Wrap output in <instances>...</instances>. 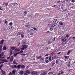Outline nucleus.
<instances>
[{
    "instance_id": "nucleus-1",
    "label": "nucleus",
    "mask_w": 75,
    "mask_h": 75,
    "mask_svg": "<svg viewBox=\"0 0 75 75\" xmlns=\"http://www.w3.org/2000/svg\"><path fill=\"white\" fill-rule=\"evenodd\" d=\"M27 45H23L22 46V48H21V50H24V49L26 50V48H27Z\"/></svg>"
},
{
    "instance_id": "nucleus-2",
    "label": "nucleus",
    "mask_w": 75,
    "mask_h": 75,
    "mask_svg": "<svg viewBox=\"0 0 75 75\" xmlns=\"http://www.w3.org/2000/svg\"><path fill=\"white\" fill-rule=\"evenodd\" d=\"M23 74L24 75H28L29 74H30L31 72H30V71L28 70L26 71H24Z\"/></svg>"
},
{
    "instance_id": "nucleus-3",
    "label": "nucleus",
    "mask_w": 75,
    "mask_h": 75,
    "mask_svg": "<svg viewBox=\"0 0 75 75\" xmlns=\"http://www.w3.org/2000/svg\"><path fill=\"white\" fill-rule=\"evenodd\" d=\"M15 49H16V47H11V50H10V54L11 56L12 54L13 53V50L14 51L15 50Z\"/></svg>"
},
{
    "instance_id": "nucleus-4",
    "label": "nucleus",
    "mask_w": 75,
    "mask_h": 75,
    "mask_svg": "<svg viewBox=\"0 0 75 75\" xmlns=\"http://www.w3.org/2000/svg\"><path fill=\"white\" fill-rule=\"evenodd\" d=\"M31 74L32 75H38V73L35 71H33L31 73Z\"/></svg>"
},
{
    "instance_id": "nucleus-5",
    "label": "nucleus",
    "mask_w": 75,
    "mask_h": 75,
    "mask_svg": "<svg viewBox=\"0 0 75 75\" xmlns=\"http://www.w3.org/2000/svg\"><path fill=\"white\" fill-rule=\"evenodd\" d=\"M20 68L22 69H24L25 68V67L24 65H20Z\"/></svg>"
},
{
    "instance_id": "nucleus-6",
    "label": "nucleus",
    "mask_w": 75,
    "mask_h": 75,
    "mask_svg": "<svg viewBox=\"0 0 75 75\" xmlns=\"http://www.w3.org/2000/svg\"><path fill=\"white\" fill-rule=\"evenodd\" d=\"M47 74V71H46L45 72H43L42 73L40 74V75H45Z\"/></svg>"
},
{
    "instance_id": "nucleus-7",
    "label": "nucleus",
    "mask_w": 75,
    "mask_h": 75,
    "mask_svg": "<svg viewBox=\"0 0 75 75\" xmlns=\"http://www.w3.org/2000/svg\"><path fill=\"white\" fill-rule=\"evenodd\" d=\"M2 55L1 54H0V58L1 59H4V57H1V56H3V53H2Z\"/></svg>"
},
{
    "instance_id": "nucleus-8",
    "label": "nucleus",
    "mask_w": 75,
    "mask_h": 75,
    "mask_svg": "<svg viewBox=\"0 0 75 75\" xmlns=\"http://www.w3.org/2000/svg\"><path fill=\"white\" fill-rule=\"evenodd\" d=\"M49 61L50 62L52 61V59H51V56H50L49 57Z\"/></svg>"
},
{
    "instance_id": "nucleus-9",
    "label": "nucleus",
    "mask_w": 75,
    "mask_h": 75,
    "mask_svg": "<svg viewBox=\"0 0 75 75\" xmlns=\"http://www.w3.org/2000/svg\"><path fill=\"white\" fill-rule=\"evenodd\" d=\"M20 73L21 75H23V74H24V71L23 70H21V71H20Z\"/></svg>"
},
{
    "instance_id": "nucleus-10",
    "label": "nucleus",
    "mask_w": 75,
    "mask_h": 75,
    "mask_svg": "<svg viewBox=\"0 0 75 75\" xmlns=\"http://www.w3.org/2000/svg\"><path fill=\"white\" fill-rule=\"evenodd\" d=\"M1 71L3 74H4V75H6V72L4 70H1Z\"/></svg>"
},
{
    "instance_id": "nucleus-11",
    "label": "nucleus",
    "mask_w": 75,
    "mask_h": 75,
    "mask_svg": "<svg viewBox=\"0 0 75 75\" xmlns=\"http://www.w3.org/2000/svg\"><path fill=\"white\" fill-rule=\"evenodd\" d=\"M59 25H61V26H62V25H64V24H63L61 22V21L59 23Z\"/></svg>"
},
{
    "instance_id": "nucleus-12",
    "label": "nucleus",
    "mask_w": 75,
    "mask_h": 75,
    "mask_svg": "<svg viewBox=\"0 0 75 75\" xmlns=\"http://www.w3.org/2000/svg\"><path fill=\"white\" fill-rule=\"evenodd\" d=\"M15 51L16 52L20 51V49H19V48L16 49Z\"/></svg>"
},
{
    "instance_id": "nucleus-13",
    "label": "nucleus",
    "mask_w": 75,
    "mask_h": 75,
    "mask_svg": "<svg viewBox=\"0 0 75 75\" xmlns=\"http://www.w3.org/2000/svg\"><path fill=\"white\" fill-rule=\"evenodd\" d=\"M16 60H14L13 61V64H15L16 65H17V64H18L16 63Z\"/></svg>"
},
{
    "instance_id": "nucleus-14",
    "label": "nucleus",
    "mask_w": 75,
    "mask_h": 75,
    "mask_svg": "<svg viewBox=\"0 0 75 75\" xmlns=\"http://www.w3.org/2000/svg\"><path fill=\"white\" fill-rule=\"evenodd\" d=\"M7 50V47L6 46H4L3 47V50H4V51H6Z\"/></svg>"
},
{
    "instance_id": "nucleus-15",
    "label": "nucleus",
    "mask_w": 75,
    "mask_h": 75,
    "mask_svg": "<svg viewBox=\"0 0 75 75\" xmlns=\"http://www.w3.org/2000/svg\"><path fill=\"white\" fill-rule=\"evenodd\" d=\"M13 58L12 57L10 59V61L11 62H12L13 61Z\"/></svg>"
},
{
    "instance_id": "nucleus-16",
    "label": "nucleus",
    "mask_w": 75,
    "mask_h": 75,
    "mask_svg": "<svg viewBox=\"0 0 75 75\" xmlns=\"http://www.w3.org/2000/svg\"><path fill=\"white\" fill-rule=\"evenodd\" d=\"M54 74V71L52 72H50L48 73V75H51V74Z\"/></svg>"
},
{
    "instance_id": "nucleus-17",
    "label": "nucleus",
    "mask_w": 75,
    "mask_h": 75,
    "mask_svg": "<svg viewBox=\"0 0 75 75\" xmlns=\"http://www.w3.org/2000/svg\"><path fill=\"white\" fill-rule=\"evenodd\" d=\"M13 74H14V75H16V71L14 70H13L12 71Z\"/></svg>"
},
{
    "instance_id": "nucleus-18",
    "label": "nucleus",
    "mask_w": 75,
    "mask_h": 75,
    "mask_svg": "<svg viewBox=\"0 0 75 75\" xmlns=\"http://www.w3.org/2000/svg\"><path fill=\"white\" fill-rule=\"evenodd\" d=\"M57 21V19H54V21H53V23H56V21Z\"/></svg>"
},
{
    "instance_id": "nucleus-19",
    "label": "nucleus",
    "mask_w": 75,
    "mask_h": 75,
    "mask_svg": "<svg viewBox=\"0 0 75 75\" xmlns=\"http://www.w3.org/2000/svg\"><path fill=\"white\" fill-rule=\"evenodd\" d=\"M4 65V64H1V65L0 66V70H1V68L2 67H3V66Z\"/></svg>"
},
{
    "instance_id": "nucleus-20",
    "label": "nucleus",
    "mask_w": 75,
    "mask_h": 75,
    "mask_svg": "<svg viewBox=\"0 0 75 75\" xmlns=\"http://www.w3.org/2000/svg\"><path fill=\"white\" fill-rule=\"evenodd\" d=\"M8 23L7 22V21L5 20L4 23L5 24L7 25Z\"/></svg>"
},
{
    "instance_id": "nucleus-21",
    "label": "nucleus",
    "mask_w": 75,
    "mask_h": 75,
    "mask_svg": "<svg viewBox=\"0 0 75 75\" xmlns=\"http://www.w3.org/2000/svg\"><path fill=\"white\" fill-rule=\"evenodd\" d=\"M4 39H3L1 41V44H3V42H4Z\"/></svg>"
},
{
    "instance_id": "nucleus-22",
    "label": "nucleus",
    "mask_w": 75,
    "mask_h": 75,
    "mask_svg": "<svg viewBox=\"0 0 75 75\" xmlns=\"http://www.w3.org/2000/svg\"><path fill=\"white\" fill-rule=\"evenodd\" d=\"M9 28L10 29H11L13 28V27H12V26L10 25L9 26Z\"/></svg>"
},
{
    "instance_id": "nucleus-23",
    "label": "nucleus",
    "mask_w": 75,
    "mask_h": 75,
    "mask_svg": "<svg viewBox=\"0 0 75 75\" xmlns=\"http://www.w3.org/2000/svg\"><path fill=\"white\" fill-rule=\"evenodd\" d=\"M20 65H18L17 66V68L18 69H20Z\"/></svg>"
},
{
    "instance_id": "nucleus-24",
    "label": "nucleus",
    "mask_w": 75,
    "mask_h": 75,
    "mask_svg": "<svg viewBox=\"0 0 75 75\" xmlns=\"http://www.w3.org/2000/svg\"><path fill=\"white\" fill-rule=\"evenodd\" d=\"M56 64H58V59H57L56 61Z\"/></svg>"
},
{
    "instance_id": "nucleus-25",
    "label": "nucleus",
    "mask_w": 75,
    "mask_h": 75,
    "mask_svg": "<svg viewBox=\"0 0 75 75\" xmlns=\"http://www.w3.org/2000/svg\"><path fill=\"white\" fill-rule=\"evenodd\" d=\"M71 52V50H69L68 51L67 54H70V52Z\"/></svg>"
},
{
    "instance_id": "nucleus-26",
    "label": "nucleus",
    "mask_w": 75,
    "mask_h": 75,
    "mask_svg": "<svg viewBox=\"0 0 75 75\" xmlns=\"http://www.w3.org/2000/svg\"><path fill=\"white\" fill-rule=\"evenodd\" d=\"M21 33H17V35H21Z\"/></svg>"
},
{
    "instance_id": "nucleus-27",
    "label": "nucleus",
    "mask_w": 75,
    "mask_h": 75,
    "mask_svg": "<svg viewBox=\"0 0 75 75\" xmlns=\"http://www.w3.org/2000/svg\"><path fill=\"white\" fill-rule=\"evenodd\" d=\"M4 62H8L6 59H4Z\"/></svg>"
},
{
    "instance_id": "nucleus-28",
    "label": "nucleus",
    "mask_w": 75,
    "mask_h": 75,
    "mask_svg": "<svg viewBox=\"0 0 75 75\" xmlns=\"http://www.w3.org/2000/svg\"><path fill=\"white\" fill-rule=\"evenodd\" d=\"M45 62H46V63H48V62H49V61L47 60H45Z\"/></svg>"
},
{
    "instance_id": "nucleus-29",
    "label": "nucleus",
    "mask_w": 75,
    "mask_h": 75,
    "mask_svg": "<svg viewBox=\"0 0 75 75\" xmlns=\"http://www.w3.org/2000/svg\"><path fill=\"white\" fill-rule=\"evenodd\" d=\"M62 41L63 42H65V41H66V40H64V39H62Z\"/></svg>"
},
{
    "instance_id": "nucleus-30",
    "label": "nucleus",
    "mask_w": 75,
    "mask_h": 75,
    "mask_svg": "<svg viewBox=\"0 0 75 75\" xmlns=\"http://www.w3.org/2000/svg\"><path fill=\"white\" fill-rule=\"evenodd\" d=\"M41 58V56H40L38 57H37V59H40Z\"/></svg>"
},
{
    "instance_id": "nucleus-31",
    "label": "nucleus",
    "mask_w": 75,
    "mask_h": 75,
    "mask_svg": "<svg viewBox=\"0 0 75 75\" xmlns=\"http://www.w3.org/2000/svg\"><path fill=\"white\" fill-rule=\"evenodd\" d=\"M5 6H8V4L7 3H5Z\"/></svg>"
},
{
    "instance_id": "nucleus-32",
    "label": "nucleus",
    "mask_w": 75,
    "mask_h": 75,
    "mask_svg": "<svg viewBox=\"0 0 75 75\" xmlns=\"http://www.w3.org/2000/svg\"><path fill=\"white\" fill-rule=\"evenodd\" d=\"M49 42H51V43L52 42V40H49Z\"/></svg>"
},
{
    "instance_id": "nucleus-33",
    "label": "nucleus",
    "mask_w": 75,
    "mask_h": 75,
    "mask_svg": "<svg viewBox=\"0 0 75 75\" xmlns=\"http://www.w3.org/2000/svg\"><path fill=\"white\" fill-rule=\"evenodd\" d=\"M64 57H65V58L66 59H68V56H65Z\"/></svg>"
},
{
    "instance_id": "nucleus-34",
    "label": "nucleus",
    "mask_w": 75,
    "mask_h": 75,
    "mask_svg": "<svg viewBox=\"0 0 75 75\" xmlns=\"http://www.w3.org/2000/svg\"><path fill=\"white\" fill-rule=\"evenodd\" d=\"M50 31H52V30H53V29L52 28H51L50 29Z\"/></svg>"
},
{
    "instance_id": "nucleus-35",
    "label": "nucleus",
    "mask_w": 75,
    "mask_h": 75,
    "mask_svg": "<svg viewBox=\"0 0 75 75\" xmlns=\"http://www.w3.org/2000/svg\"><path fill=\"white\" fill-rule=\"evenodd\" d=\"M20 53H21V54H22V53H23V50H21V51H20Z\"/></svg>"
},
{
    "instance_id": "nucleus-36",
    "label": "nucleus",
    "mask_w": 75,
    "mask_h": 75,
    "mask_svg": "<svg viewBox=\"0 0 75 75\" xmlns=\"http://www.w3.org/2000/svg\"><path fill=\"white\" fill-rule=\"evenodd\" d=\"M24 13L25 14H26L27 13V11H26L24 12Z\"/></svg>"
},
{
    "instance_id": "nucleus-37",
    "label": "nucleus",
    "mask_w": 75,
    "mask_h": 75,
    "mask_svg": "<svg viewBox=\"0 0 75 75\" xmlns=\"http://www.w3.org/2000/svg\"><path fill=\"white\" fill-rule=\"evenodd\" d=\"M61 74H64V71H61Z\"/></svg>"
},
{
    "instance_id": "nucleus-38",
    "label": "nucleus",
    "mask_w": 75,
    "mask_h": 75,
    "mask_svg": "<svg viewBox=\"0 0 75 75\" xmlns=\"http://www.w3.org/2000/svg\"><path fill=\"white\" fill-rule=\"evenodd\" d=\"M51 54H52V55H54V52H52V53L50 54V55H51Z\"/></svg>"
},
{
    "instance_id": "nucleus-39",
    "label": "nucleus",
    "mask_w": 75,
    "mask_h": 75,
    "mask_svg": "<svg viewBox=\"0 0 75 75\" xmlns=\"http://www.w3.org/2000/svg\"><path fill=\"white\" fill-rule=\"evenodd\" d=\"M2 48H3V47L2 46V45H0V49H2Z\"/></svg>"
},
{
    "instance_id": "nucleus-40",
    "label": "nucleus",
    "mask_w": 75,
    "mask_h": 75,
    "mask_svg": "<svg viewBox=\"0 0 75 75\" xmlns=\"http://www.w3.org/2000/svg\"><path fill=\"white\" fill-rule=\"evenodd\" d=\"M21 37L22 38H24V36H23L22 34H21Z\"/></svg>"
},
{
    "instance_id": "nucleus-41",
    "label": "nucleus",
    "mask_w": 75,
    "mask_h": 75,
    "mask_svg": "<svg viewBox=\"0 0 75 75\" xmlns=\"http://www.w3.org/2000/svg\"><path fill=\"white\" fill-rule=\"evenodd\" d=\"M10 58V57H9L7 58V59H9Z\"/></svg>"
},
{
    "instance_id": "nucleus-42",
    "label": "nucleus",
    "mask_w": 75,
    "mask_h": 75,
    "mask_svg": "<svg viewBox=\"0 0 75 75\" xmlns=\"http://www.w3.org/2000/svg\"><path fill=\"white\" fill-rule=\"evenodd\" d=\"M65 11H66V12H67V10L65 9L64 10H63V12H65Z\"/></svg>"
},
{
    "instance_id": "nucleus-43",
    "label": "nucleus",
    "mask_w": 75,
    "mask_h": 75,
    "mask_svg": "<svg viewBox=\"0 0 75 75\" xmlns=\"http://www.w3.org/2000/svg\"><path fill=\"white\" fill-rule=\"evenodd\" d=\"M14 67L15 68H17V66H16V65H14Z\"/></svg>"
},
{
    "instance_id": "nucleus-44",
    "label": "nucleus",
    "mask_w": 75,
    "mask_h": 75,
    "mask_svg": "<svg viewBox=\"0 0 75 75\" xmlns=\"http://www.w3.org/2000/svg\"><path fill=\"white\" fill-rule=\"evenodd\" d=\"M13 24V23L12 22H11L9 23V25H12Z\"/></svg>"
},
{
    "instance_id": "nucleus-45",
    "label": "nucleus",
    "mask_w": 75,
    "mask_h": 75,
    "mask_svg": "<svg viewBox=\"0 0 75 75\" xmlns=\"http://www.w3.org/2000/svg\"><path fill=\"white\" fill-rule=\"evenodd\" d=\"M30 34L31 35H33V33H30Z\"/></svg>"
},
{
    "instance_id": "nucleus-46",
    "label": "nucleus",
    "mask_w": 75,
    "mask_h": 75,
    "mask_svg": "<svg viewBox=\"0 0 75 75\" xmlns=\"http://www.w3.org/2000/svg\"><path fill=\"white\" fill-rule=\"evenodd\" d=\"M61 52H59V53H57V54L58 55H59V54H61Z\"/></svg>"
},
{
    "instance_id": "nucleus-47",
    "label": "nucleus",
    "mask_w": 75,
    "mask_h": 75,
    "mask_svg": "<svg viewBox=\"0 0 75 75\" xmlns=\"http://www.w3.org/2000/svg\"><path fill=\"white\" fill-rule=\"evenodd\" d=\"M66 37H67V38H68V37H69V35H67Z\"/></svg>"
},
{
    "instance_id": "nucleus-48",
    "label": "nucleus",
    "mask_w": 75,
    "mask_h": 75,
    "mask_svg": "<svg viewBox=\"0 0 75 75\" xmlns=\"http://www.w3.org/2000/svg\"><path fill=\"white\" fill-rule=\"evenodd\" d=\"M21 55H22V56H25V54H21Z\"/></svg>"
},
{
    "instance_id": "nucleus-49",
    "label": "nucleus",
    "mask_w": 75,
    "mask_h": 75,
    "mask_svg": "<svg viewBox=\"0 0 75 75\" xmlns=\"http://www.w3.org/2000/svg\"><path fill=\"white\" fill-rule=\"evenodd\" d=\"M55 40V37H54L53 38V41H54Z\"/></svg>"
},
{
    "instance_id": "nucleus-50",
    "label": "nucleus",
    "mask_w": 75,
    "mask_h": 75,
    "mask_svg": "<svg viewBox=\"0 0 75 75\" xmlns=\"http://www.w3.org/2000/svg\"><path fill=\"white\" fill-rule=\"evenodd\" d=\"M57 5H54L53 6H52V7H56V6H57Z\"/></svg>"
},
{
    "instance_id": "nucleus-51",
    "label": "nucleus",
    "mask_w": 75,
    "mask_h": 75,
    "mask_svg": "<svg viewBox=\"0 0 75 75\" xmlns=\"http://www.w3.org/2000/svg\"><path fill=\"white\" fill-rule=\"evenodd\" d=\"M4 59H1V61H1V62H2V61H4Z\"/></svg>"
},
{
    "instance_id": "nucleus-52",
    "label": "nucleus",
    "mask_w": 75,
    "mask_h": 75,
    "mask_svg": "<svg viewBox=\"0 0 75 75\" xmlns=\"http://www.w3.org/2000/svg\"><path fill=\"white\" fill-rule=\"evenodd\" d=\"M46 59H48L49 57H46Z\"/></svg>"
},
{
    "instance_id": "nucleus-53",
    "label": "nucleus",
    "mask_w": 75,
    "mask_h": 75,
    "mask_svg": "<svg viewBox=\"0 0 75 75\" xmlns=\"http://www.w3.org/2000/svg\"><path fill=\"white\" fill-rule=\"evenodd\" d=\"M44 59H43V58H42L40 59V60H41V61H43V60H44Z\"/></svg>"
},
{
    "instance_id": "nucleus-54",
    "label": "nucleus",
    "mask_w": 75,
    "mask_h": 75,
    "mask_svg": "<svg viewBox=\"0 0 75 75\" xmlns=\"http://www.w3.org/2000/svg\"><path fill=\"white\" fill-rule=\"evenodd\" d=\"M34 30H37V28H33Z\"/></svg>"
},
{
    "instance_id": "nucleus-55",
    "label": "nucleus",
    "mask_w": 75,
    "mask_h": 75,
    "mask_svg": "<svg viewBox=\"0 0 75 75\" xmlns=\"http://www.w3.org/2000/svg\"><path fill=\"white\" fill-rule=\"evenodd\" d=\"M45 56V57H47V56H48V54H46Z\"/></svg>"
},
{
    "instance_id": "nucleus-56",
    "label": "nucleus",
    "mask_w": 75,
    "mask_h": 75,
    "mask_svg": "<svg viewBox=\"0 0 75 75\" xmlns=\"http://www.w3.org/2000/svg\"><path fill=\"white\" fill-rule=\"evenodd\" d=\"M25 27H30V25H26Z\"/></svg>"
},
{
    "instance_id": "nucleus-57",
    "label": "nucleus",
    "mask_w": 75,
    "mask_h": 75,
    "mask_svg": "<svg viewBox=\"0 0 75 75\" xmlns=\"http://www.w3.org/2000/svg\"><path fill=\"white\" fill-rule=\"evenodd\" d=\"M46 33H47V34H48V33H50V32L49 31H47Z\"/></svg>"
},
{
    "instance_id": "nucleus-58",
    "label": "nucleus",
    "mask_w": 75,
    "mask_h": 75,
    "mask_svg": "<svg viewBox=\"0 0 75 75\" xmlns=\"http://www.w3.org/2000/svg\"><path fill=\"white\" fill-rule=\"evenodd\" d=\"M26 68H27V69H28V68H29V66H28Z\"/></svg>"
},
{
    "instance_id": "nucleus-59",
    "label": "nucleus",
    "mask_w": 75,
    "mask_h": 75,
    "mask_svg": "<svg viewBox=\"0 0 75 75\" xmlns=\"http://www.w3.org/2000/svg\"><path fill=\"white\" fill-rule=\"evenodd\" d=\"M75 0H73L72 1V2L73 3H74V2H75Z\"/></svg>"
},
{
    "instance_id": "nucleus-60",
    "label": "nucleus",
    "mask_w": 75,
    "mask_h": 75,
    "mask_svg": "<svg viewBox=\"0 0 75 75\" xmlns=\"http://www.w3.org/2000/svg\"><path fill=\"white\" fill-rule=\"evenodd\" d=\"M13 56H14V57H16V56H16V54H14Z\"/></svg>"
},
{
    "instance_id": "nucleus-61",
    "label": "nucleus",
    "mask_w": 75,
    "mask_h": 75,
    "mask_svg": "<svg viewBox=\"0 0 75 75\" xmlns=\"http://www.w3.org/2000/svg\"><path fill=\"white\" fill-rule=\"evenodd\" d=\"M4 5H5V3H3V4H2V6H4Z\"/></svg>"
},
{
    "instance_id": "nucleus-62",
    "label": "nucleus",
    "mask_w": 75,
    "mask_h": 75,
    "mask_svg": "<svg viewBox=\"0 0 75 75\" xmlns=\"http://www.w3.org/2000/svg\"><path fill=\"white\" fill-rule=\"evenodd\" d=\"M72 38H73V40H75V37H74Z\"/></svg>"
},
{
    "instance_id": "nucleus-63",
    "label": "nucleus",
    "mask_w": 75,
    "mask_h": 75,
    "mask_svg": "<svg viewBox=\"0 0 75 75\" xmlns=\"http://www.w3.org/2000/svg\"><path fill=\"white\" fill-rule=\"evenodd\" d=\"M1 51H2V49H0V52H1Z\"/></svg>"
},
{
    "instance_id": "nucleus-64",
    "label": "nucleus",
    "mask_w": 75,
    "mask_h": 75,
    "mask_svg": "<svg viewBox=\"0 0 75 75\" xmlns=\"http://www.w3.org/2000/svg\"><path fill=\"white\" fill-rule=\"evenodd\" d=\"M61 73H59L58 74V75H61Z\"/></svg>"
}]
</instances>
